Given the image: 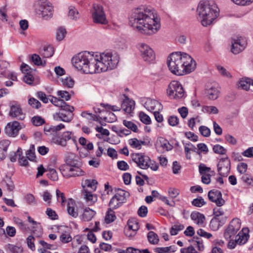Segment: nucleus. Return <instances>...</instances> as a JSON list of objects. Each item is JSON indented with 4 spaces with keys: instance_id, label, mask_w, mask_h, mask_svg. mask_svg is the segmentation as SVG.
Masks as SVG:
<instances>
[{
    "instance_id": "1",
    "label": "nucleus",
    "mask_w": 253,
    "mask_h": 253,
    "mask_svg": "<svg viewBox=\"0 0 253 253\" xmlns=\"http://www.w3.org/2000/svg\"><path fill=\"white\" fill-rule=\"evenodd\" d=\"M129 24L140 33L152 35L160 29V19L156 17L153 11L148 8L134 9L129 18Z\"/></svg>"
},
{
    "instance_id": "2",
    "label": "nucleus",
    "mask_w": 253,
    "mask_h": 253,
    "mask_svg": "<svg viewBox=\"0 0 253 253\" xmlns=\"http://www.w3.org/2000/svg\"><path fill=\"white\" fill-rule=\"evenodd\" d=\"M167 64L170 72L178 76L189 74L196 67V61L186 53H172L168 58Z\"/></svg>"
},
{
    "instance_id": "3",
    "label": "nucleus",
    "mask_w": 253,
    "mask_h": 253,
    "mask_svg": "<svg viewBox=\"0 0 253 253\" xmlns=\"http://www.w3.org/2000/svg\"><path fill=\"white\" fill-rule=\"evenodd\" d=\"M96 60L95 54L84 51L74 56L72 62L78 70L85 74H94L96 73Z\"/></svg>"
},
{
    "instance_id": "4",
    "label": "nucleus",
    "mask_w": 253,
    "mask_h": 253,
    "mask_svg": "<svg viewBox=\"0 0 253 253\" xmlns=\"http://www.w3.org/2000/svg\"><path fill=\"white\" fill-rule=\"evenodd\" d=\"M197 11L204 26L211 24L218 15L219 10L213 1L200 3Z\"/></svg>"
},
{
    "instance_id": "5",
    "label": "nucleus",
    "mask_w": 253,
    "mask_h": 253,
    "mask_svg": "<svg viewBox=\"0 0 253 253\" xmlns=\"http://www.w3.org/2000/svg\"><path fill=\"white\" fill-rule=\"evenodd\" d=\"M96 60V73L106 72L114 69L119 62V56L116 53L104 52L98 55L95 54Z\"/></svg>"
},
{
    "instance_id": "6",
    "label": "nucleus",
    "mask_w": 253,
    "mask_h": 253,
    "mask_svg": "<svg viewBox=\"0 0 253 253\" xmlns=\"http://www.w3.org/2000/svg\"><path fill=\"white\" fill-rule=\"evenodd\" d=\"M35 12L45 20L51 18L53 14V7L47 0H38L34 4Z\"/></svg>"
},
{
    "instance_id": "7",
    "label": "nucleus",
    "mask_w": 253,
    "mask_h": 253,
    "mask_svg": "<svg viewBox=\"0 0 253 253\" xmlns=\"http://www.w3.org/2000/svg\"><path fill=\"white\" fill-rule=\"evenodd\" d=\"M92 18L93 22L96 24L106 25L108 21L102 5L93 4L92 6Z\"/></svg>"
},
{
    "instance_id": "8",
    "label": "nucleus",
    "mask_w": 253,
    "mask_h": 253,
    "mask_svg": "<svg viewBox=\"0 0 253 253\" xmlns=\"http://www.w3.org/2000/svg\"><path fill=\"white\" fill-rule=\"evenodd\" d=\"M168 96L173 99H178L184 95V91L181 84L176 81H172L167 89Z\"/></svg>"
},
{
    "instance_id": "9",
    "label": "nucleus",
    "mask_w": 253,
    "mask_h": 253,
    "mask_svg": "<svg viewBox=\"0 0 253 253\" xmlns=\"http://www.w3.org/2000/svg\"><path fill=\"white\" fill-rule=\"evenodd\" d=\"M137 48L141 58L145 62L150 63L155 59V54L148 45L144 43H140L137 45Z\"/></svg>"
},
{
    "instance_id": "10",
    "label": "nucleus",
    "mask_w": 253,
    "mask_h": 253,
    "mask_svg": "<svg viewBox=\"0 0 253 253\" xmlns=\"http://www.w3.org/2000/svg\"><path fill=\"white\" fill-rule=\"evenodd\" d=\"M81 165L82 164H80L74 167H66L60 171L62 175L67 178L83 176L85 175V172L81 169Z\"/></svg>"
},
{
    "instance_id": "11",
    "label": "nucleus",
    "mask_w": 253,
    "mask_h": 253,
    "mask_svg": "<svg viewBox=\"0 0 253 253\" xmlns=\"http://www.w3.org/2000/svg\"><path fill=\"white\" fill-rule=\"evenodd\" d=\"M132 161L141 169H147L149 168L148 165L151 162L150 158L142 153H134L131 155Z\"/></svg>"
},
{
    "instance_id": "12",
    "label": "nucleus",
    "mask_w": 253,
    "mask_h": 253,
    "mask_svg": "<svg viewBox=\"0 0 253 253\" xmlns=\"http://www.w3.org/2000/svg\"><path fill=\"white\" fill-rule=\"evenodd\" d=\"M241 228V222L239 218H234L225 229L224 236L227 240L234 236Z\"/></svg>"
},
{
    "instance_id": "13",
    "label": "nucleus",
    "mask_w": 253,
    "mask_h": 253,
    "mask_svg": "<svg viewBox=\"0 0 253 253\" xmlns=\"http://www.w3.org/2000/svg\"><path fill=\"white\" fill-rule=\"evenodd\" d=\"M24 126L23 124H21L17 121L9 122L4 128V132L8 136L14 137L18 135L19 130Z\"/></svg>"
},
{
    "instance_id": "14",
    "label": "nucleus",
    "mask_w": 253,
    "mask_h": 253,
    "mask_svg": "<svg viewBox=\"0 0 253 253\" xmlns=\"http://www.w3.org/2000/svg\"><path fill=\"white\" fill-rule=\"evenodd\" d=\"M230 160L228 157L221 159L217 165L219 174L221 176H227L230 172Z\"/></svg>"
},
{
    "instance_id": "15",
    "label": "nucleus",
    "mask_w": 253,
    "mask_h": 253,
    "mask_svg": "<svg viewBox=\"0 0 253 253\" xmlns=\"http://www.w3.org/2000/svg\"><path fill=\"white\" fill-rule=\"evenodd\" d=\"M247 45L246 41L241 37L232 40L231 52L234 54H237L245 48Z\"/></svg>"
},
{
    "instance_id": "16",
    "label": "nucleus",
    "mask_w": 253,
    "mask_h": 253,
    "mask_svg": "<svg viewBox=\"0 0 253 253\" xmlns=\"http://www.w3.org/2000/svg\"><path fill=\"white\" fill-rule=\"evenodd\" d=\"M208 196L209 200L214 203L217 207H221L225 203V200L222 198V193L219 190H211L209 191Z\"/></svg>"
},
{
    "instance_id": "17",
    "label": "nucleus",
    "mask_w": 253,
    "mask_h": 253,
    "mask_svg": "<svg viewBox=\"0 0 253 253\" xmlns=\"http://www.w3.org/2000/svg\"><path fill=\"white\" fill-rule=\"evenodd\" d=\"M72 139L75 140L74 136L72 135L71 131H65L63 133L61 136H55L52 138V142L62 147H65L67 145V141Z\"/></svg>"
},
{
    "instance_id": "18",
    "label": "nucleus",
    "mask_w": 253,
    "mask_h": 253,
    "mask_svg": "<svg viewBox=\"0 0 253 253\" xmlns=\"http://www.w3.org/2000/svg\"><path fill=\"white\" fill-rule=\"evenodd\" d=\"M9 115L12 118H16L19 120H23L25 115L22 112L19 105H13L11 106Z\"/></svg>"
},
{
    "instance_id": "19",
    "label": "nucleus",
    "mask_w": 253,
    "mask_h": 253,
    "mask_svg": "<svg viewBox=\"0 0 253 253\" xmlns=\"http://www.w3.org/2000/svg\"><path fill=\"white\" fill-rule=\"evenodd\" d=\"M81 163L77 159V157L73 154L68 155L65 160V164L59 167V170L65 169L66 167H71L77 165H80Z\"/></svg>"
},
{
    "instance_id": "20",
    "label": "nucleus",
    "mask_w": 253,
    "mask_h": 253,
    "mask_svg": "<svg viewBox=\"0 0 253 253\" xmlns=\"http://www.w3.org/2000/svg\"><path fill=\"white\" fill-rule=\"evenodd\" d=\"M219 92L220 91L217 86L211 85L207 87L205 93L209 99L215 100L218 97Z\"/></svg>"
},
{
    "instance_id": "21",
    "label": "nucleus",
    "mask_w": 253,
    "mask_h": 253,
    "mask_svg": "<svg viewBox=\"0 0 253 253\" xmlns=\"http://www.w3.org/2000/svg\"><path fill=\"white\" fill-rule=\"evenodd\" d=\"M126 98L122 103L121 108L127 114H130L134 109L135 102L130 100L127 96H125Z\"/></svg>"
},
{
    "instance_id": "22",
    "label": "nucleus",
    "mask_w": 253,
    "mask_h": 253,
    "mask_svg": "<svg viewBox=\"0 0 253 253\" xmlns=\"http://www.w3.org/2000/svg\"><path fill=\"white\" fill-rule=\"evenodd\" d=\"M248 229H243L236 236V242L240 245H244L248 241L250 237Z\"/></svg>"
},
{
    "instance_id": "23",
    "label": "nucleus",
    "mask_w": 253,
    "mask_h": 253,
    "mask_svg": "<svg viewBox=\"0 0 253 253\" xmlns=\"http://www.w3.org/2000/svg\"><path fill=\"white\" fill-rule=\"evenodd\" d=\"M73 114H65L62 112L55 113L53 114V118L57 121H63L69 123L73 119Z\"/></svg>"
},
{
    "instance_id": "24",
    "label": "nucleus",
    "mask_w": 253,
    "mask_h": 253,
    "mask_svg": "<svg viewBox=\"0 0 253 253\" xmlns=\"http://www.w3.org/2000/svg\"><path fill=\"white\" fill-rule=\"evenodd\" d=\"M130 196L128 192L124 190L121 189H118L116 190V193L114 196L117 198V200L120 203H124L126 202L127 198Z\"/></svg>"
},
{
    "instance_id": "25",
    "label": "nucleus",
    "mask_w": 253,
    "mask_h": 253,
    "mask_svg": "<svg viewBox=\"0 0 253 253\" xmlns=\"http://www.w3.org/2000/svg\"><path fill=\"white\" fill-rule=\"evenodd\" d=\"M97 181L96 180L92 179H86L84 182L82 183V187L83 190H84L94 191L96 189V185Z\"/></svg>"
},
{
    "instance_id": "26",
    "label": "nucleus",
    "mask_w": 253,
    "mask_h": 253,
    "mask_svg": "<svg viewBox=\"0 0 253 253\" xmlns=\"http://www.w3.org/2000/svg\"><path fill=\"white\" fill-rule=\"evenodd\" d=\"M10 141L8 140H2L0 141V159L2 160L6 158L7 151Z\"/></svg>"
},
{
    "instance_id": "27",
    "label": "nucleus",
    "mask_w": 253,
    "mask_h": 253,
    "mask_svg": "<svg viewBox=\"0 0 253 253\" xmlns=\"http://www.w3.org/2000/svg\"><path fill=\"white\" fill-rule=\"evenodd\" d=\"M76 206L75 201L72 199H69L68 201L67 211L70 215L74 218H76L78 215V211L75 209Z\"/></svg>"
},
{
    "instance_id": "28",
    "label": "nucleus",
    "mask_w": 253,
    "mask_h": 253,
    "mask_svg": "<svg viewBox=\"0 0 253 253\" xmlns=\"http://www.w3.org/2000/svg\"><path fill=\"white\" fill-rule=\"evenodd\" d=\"M144 106L148 110L154 112L156 107L157 106L161 107V104L156 100L147 99L146 102L144 103ZM160 108H159L158 110H160Z\"/></svg>"
},
{
    "instance_id": "29",
    "label": "nucleus",
    "mask_w": 253,
    "mask_h": 253,
    "mask_svg": "<svg viewBox=\"0 0 253 253\" xmlns=\"http://www.w3.org/2000/svg\"><path fill=\"white\" fill-rule=\"evenodd\" d=\"M95 211L89 208H86L82 215L81 219L84 221H88L91 220L93 216L95 215Z\"/></svg>"
},
{
    "instance_id": "30",
    "label": "nucleus",
    "mask_w": 253,
    "mask_h": 253,
    "mask_svg": "<svg viewBox=\"0 0 253 253\" xmlns=\"http://www.w3.org/2000/svg\"><path fill=\"white\" fill-rule=\"evenodd\" d=\"M191 218L199 225L202 224L205 219L204 215L197 211L192 212L191 214Z\"/></svg>"
},
{
    "instance_id": "31",
    "label": "nucleus",
    "mask_w": 253,
    "mask_h": 253,
    "mask_svg": "<svg viewBox=\"0 0 253 253\" xmlns=\"http://www.w3.org/2000/svg\"><path fill=\"white\" fill-rule=\"evenodd\" d=\"M92 192L93 191H89L86 190L83 191L84 199L90 204H92L97 201V197L95 195L92 194Z\"/></svg>"
},
{
    "instance_id": "32",
    "label": "nucleus",
    "mask_w": 253,
    "mask_h": 253,
    "mask_svg": "<svg viewBox=\"0 0 253 253\" xmlns=\"http://www.w3.org/2000/svg\"><path fill=\"white\" fill-rule=\"evenodd\" d=\"M176 249L175 246H170L167 247H157L154 249V251L156 253H174Z\"/></svg>"
},
{
    "instance_id": "33",
    "label": "nucleus",
    "mask_w": 253,
    "mask_h": 253,
    "mask_svg": "<svg viewBox=\"0 0 253 253\" xmlns=\"http://www.w3.org/2000/svg\"><path fill=\"white\" fill-rule=\"evenodd\" d=\"M116 216L115 212L111 208H109L105 216V222L106 223H110L115 220Z\"/></svg>"
},
{
    "instance_id": "34",
    "label": "nucleus",
    "mask_w": 253,
    "mask_h": 253,
    "mask_svg": "<svg viewBox=\"0 0 253 253\" xmlns=\"http://www.w3.org/2000/svg\"><path fill=\"white\" fill-rule=\"evenodd\" d=\"M147 238L149 243L152 245H156L159 241L158 235L153 231L148 232L147 234Z\"/></svg>"
},
{
    "instance_id": "35",
    "label": "nucleus",
    "mask_w": 253,
    "mask_h": 253,
    "mask_svg": "<svg viewBox=\"0 0 253 253\" xmlns=\"http://www.w3.org/2000/svg\"><path fill=\"white\" fill-rule=\"evenodd\" d=\"M157 144L166 151H169L172 149L171 146L169 144L167 140L160 138L157 142Z\"/></svg>"
},
{
    "instance_id": "36",
    "label": "nucleus",
    "mask_w": 253,
    "mask_h": 253,
    "mask_svg": "<svg viewBox=\"0 0 253 253\" xmlns=\"http://www.w3.org/2000/svg\"><path fill=\"white\" fill-rule=\"evenodd\" d=\"M54 51L53 47L51 45H48L44 47L42 55L43 58H49L53 55Z\"/></svg>"
},
{
    "instance_id": "37",
    "label": "nucleus",
    "mask_w": 253,
    "mask_h": 253,
    "mask_svg": "<svg viewBox=\"0 0 253 253\" xmlns=\"http://www.w3.org/2000/svg\"><path fill=\"white\" fill-rule=\"evenodd\" d=\"M17 153L19 156V163L20 166L26 167L28 165V161L26 157L22 156V150L19 148L17 150Z\"/></svg>"
},
{
    "instance_id": "38",
    "label": "nucleus",
    "mask_w": 253,
    "mask_h": 253,
    "mask_svg": "<svg viewBox=\"0 0 253 253\" xmlns=\"http://www.w3.org/2000/svg\"><path fill=\"white\" fill-rule=\"evenodd\" d=\"M69 9L68 16L70 19L77 20L79 18V12L74 7L71 6Z\"/></svg>"
},
{
    "instance_id": "39",
    "label": "nucleus",
    "mask_w": 253,
    "mask_h": 253,
    "mask_svg": "<svg viewBox=\"0 0 253 253\" xmlns=\"http://www.w3.org/2000/svg\"><path fill=\"white\" fill-rule=\"evenodd\" d=\"M127 228L135 232H136L139 228L138 222L134 219H129L127 221Z\"/></svg>"
},
{
    "instance_id": "40",
    "label": "nucleus",
    "mask_w": 253,
    "mask_h": 253,
    "mask_svg": "<svg viewBox=\"0 0 253 253\" xmlns=\"http://www.w3.org/2000/svg\"><path fill=\"white\" fill-rule=\"evenodd\" d=\"M6 249L11 253H22L23 249L14 245L8 244L6 246Z\"/></svg>"
},
{
    "instance_id": "41",
    "label": "nucleus",
    "mask_w": 253,
    "mask_h": 253,
    "mask_svg": "<svg viewBox=\"0 0 253 253\" xmlns=\"http://www.w3.org/2000/svg\"><path fill=\"white\" fill-rule=\"evenodd\" d=\"M63 86L68 88H72L74 85V81L70 77H66L61 79Z\"/></svg>"
},
{
    "instance_id": "42",
    "label": "nucleus",
    "mask_w": 253,
    "mask_h": 253,
    "mask_svg": "<svg viewBox=\"0 0 253 253\" xmlns=\"http://www.w3.org/2000/svg\"><path fill=\"white\" fill-rule=\"evenodd\" d=\"M184 228L183 225L178 223L173 225L170 230L171 235L174 236L177 234L178 232Z\"/></svg>"
},
{
    "instance_id": "43",
    "label": "nucleus",
    "mask_w": 253,
    "mask_h": 253,
    "mask_svg": "<svg viewBox=\"0 0 253 253\" xmlns=\"http://www.w3.org/2000/svg\"><path fill=\"white\" fill-rule=\"evenodd\" d=\"M27 158L31 161H35L36 159L35 153V146L34 145H31L30 149L26 153Z\"/></svg>"
},
{
    "instance_id": "44",
    "label": "nucleus",
    "mask_w": 253,
    "mask_h": 253,
    "mask_svg": "<svg viewBox=\"0 0 253 253\" xmlns=\"http://www.w3.org/2000/svg\"><path fill=\"white\" fill-rule=\"evenodd\" d=\"M139 117L141 122L145 125H150L151 123L149 116L143 112L139 113Z\"/></svg>"
},
{
    "instance_id": "45",
    "label": "nucleus",
    "mask_w": 253,
    "mask_h": 253,
    "mask_svg": "<svg viewBox=\"0 0 253 253\" xmlns=\"http://www.w3.org/2000/svg\"><path fill=\"white\" fill-rule=\"evenodd\" d=\"M32 124L35 126H40L45 123L44 120L40 116H34L31 119Z\"/></svg>"
},
{
    "instance_id": "46",
    "label": "nucleus",
    "mask_w": 253,
    "mask_h": 253,
    "mask_svg": "<svg viewBox=\"0 0 253 253\" xmlns=\"http://www.w3.org/2000/svg\"><path fill=\"white\" fill-rule=\"evenodd\" d=\"M66 34V30L63 27H59L56 33V39L59 41H62Z\"/></svg>"
},
{
    "instance_id": "47",
    "label": "nucleus",
    "mask_w": 253,
    "mask_h": 253,
    "mask_svg": "<svg viewBox=\"0 0 253 253\" xmlns=\"http://www.w3.org/2000/svg\"><path fill=\"white\" fill-rule=\"evenodd\" d=\"M60 240L62 243H68L72 241V237L69 232L65 231L60 235Z\"/></svg>"
},
{
    "instance_id": "48",
    "label": "nucleus",
    "mask_w": 253,
    "mask_h": 253,
    "mask_svg": "<svg viewBox=\"0 0 253 253\" xmlns=\"http://www.w3.org/2000/svg\"><path fill=\"white\" fill-rule=\"evenodd\" d=\"M124 125L128 128V129L131 130L132 131L136 132L138 131V127L137 126L132 123L131 121H128L126 120H124L123 121Z\"/></svg>"
},
{
    "instance_id": "49",
    "label": "nucleus",
    "mask_w": 253,
    "mask_h": 253,
    "mask_svg": "<svg viewBox=\"0 0 253 253\" xmlns=\"http://www.w3.org/2000/svg\"><path fill=\"white\" fill-rule=\"evenodd\" d=\"M122 205V203H120L115 196H113L109 202V206L112 209H116Z\"/></svg>"
},
{
    "instance_id": "50",
    "label": "nucleus",
    "mask_w": 253,
    "mask_h": 253,
    "mask_svg": "<svg viewBox=\"0 0 253 253\" xmlns=\"http://www.w3.org/2000/svg\"><path fill=\"white\" fill-rule=\"evenodd\" d=\"M251 84V80L250 79H247L245 80L240 81L239 83V85L242 89L246 90H248L250 89Z\"/></svg>"
},
{
    "instance_id": "51",
    "label": "nucleus",
    "mask_w": 253,
    "mask_h": 253,
    "mask_svg": "<svg viewBox=\"0 0 253 253\" xmlns=\"http://www.w3.org/2000/svg\"><path fill=\"white\" fill-rule=\"evenodd\" d=\"M220 226L219 219L217 217H213L211 221L210 224V228L213 231H216Z\"/></svg>"
},
{
    "instance_id": "52",
    "label": "nucleus",
    "mask_w": 253,
    "mask_h": 253,
    "mask_svg": "<svg viewBox=\"0 0 253 253\" xmlns=\"http://www.w3.org/2000/svg\"><path fill=\"white\" fill-rule=\"evenodd\" d=\"M206 202L204 201V199L200 196L197 198L194 199L192 201V204L197 207H201L203 206L206 205Z\"/></svg>"
},
{
    "instance_id": "53",
    "label": "nucleus",
    "mask_w": 253,
    "mask_h": 253,
    "mask_svg": "<svg viewBox=\"0 0 253 253\" xmlns=\"http://www.w3.org/2000/svg\"><path fill=\"white\" fill-rule=\"evenodd\" d=\"M47 170L49 172L47 173L48 177L53 181H56L58 179V174L56 170L54 169L49 168Z\"/></svg>"
},
{
    "instance_id": "54",
    "label": "nucleus",
    "mask_w": 253,
    "mask_h": 253,
    "mask_svg": "<svg viewBox=\"0 0 253 253\" xmlns=\"http://www.w3.org/2000/svg\"><path fill=\"white\" fill-rule=\"evenodd\" d=\"M199 129L201 135L204 137H209L211 134L210 129L206 126H202Z\"/></svg>"
},
{
    "instance_id": "55",
    "label": "nucleus",
    "mask_w": 253,
    "mask_h": 253,
    "mask_svg": "<svg viewBox=\"0 0 253 253\" xmlns=\"http://www.w3.org/2000/svg\"><path fill=\"white\" fill-rule=\"evenodd\" d=\"M212 149L215 153L221 155L225 154L226 151V149L223 146L219 144L214 145Z\"/></svg>"
},
{
    "instance_id": "56",
    "label": "nucleus",
    "mask_w": 253,
    "mask_h": 253,
    "mask_svg": "<svg viewBox=\"0 0 253 253\" xmlns=\"http://www.w3.org/2000/svg\"><path fill=\"white\" fill-rule=\"evenodd\" d=\"M50 97H51V98L49 99L51 103L55 106L61 108L62 105L64 101L62 99H59L53 96H50Z\"/></svg>"
},
{
    "instance_id": "57",
    "label": "nucleus",
    "mask_w": 253,
    "mask_h": 253,
    "mask_svg": "<svg viewBox=\"0 0 253 253\" xmlns=\"http://www.w3.org/2000/svg\"><path fill=\"white\" fill-rule=\"evenodd\" d=\"M42 197L43 201L46 202L47 205L50 206L52 199V195L48 191H45L43 192Z\"/></svg>"
},
{
    "instance_id": "58",
    "label": "nucleus",
    "mask_w": 253,
    "mask_h": 253,
    "mask_svg": "<svg viewBox=\"0 0 253 253\" xmlns=\"http://www.w3.org/2000/svg\"><path fill=\"white\" fill-rule=\"evenodd\" d=\"M27 203L29 205H36L37 201L33 194H28L25 197Z\"/></svg>"
},
{
    "instance_id": "59",
    "label": "nucleus",
    "mask_w": 253,
    "mask_h": 253,
    "mask_svg": "<svg viewBox=\"0 0 253 253\" xmlns=\"http://www.w3.org/2000/svg\"><path fill=\"white\" fill-rule=\"evenodd\" d=\"M29 104L33 108L36 109L39 108L41 106V103L38 100L34 98H31L29 99Z\"/></svg>"
},
{
    "instance_id": "60",
    "label": "nucleus",
    "mask_w": 253,
    "mask_h": 253,
    "mask_svg": "<svg viewBox=\"0 0 253 253\" xmlns=\"http://www.w3.org/2000/svg\"><path fill=\"white\" fill-rule=\"evenodd\" d=\"M117 167L118 168L121 170H126L129 169V166L124 161H120L117 162Z\"/></svg>"
},
{
    "instance_id": "61",
    "label": "nucleus",
    "mask_w": 253,
    "mask_h": 253,
    "mask_svg": "<svg viewBox=\"0 0 253 253\" xmlns=\"http://www.w3.org/2000/svg\"><path fill=\"white\" fill-rule=\"evenodd\" d=\"M57 95L60 96L61 98L65 99V100L68 101L71 98V95L68 91L59 90L57 92Z\"/></svg>"
},
{
    "instance_id": "62",
    "label": "nucleus",
    "mask_w": 253,
    "mask_h": 253,
    "mask_svg": "<svg viewBox=\"0 0 253 253\" xmlns=\"http://www.w3.org/2000/svg\"><path fill=\"white\" fill-rule=\"evenodd\" d=\"M129 144L133 148L140 149L139 140L137 138H131L129 140Z\"/></svg>"
},
{
    "instance_id": "63",
    "label": "nucleus",
    "mask_w": 253,
    "mask_h": 253,
    "mask_svg": "<svg viewBox=\"0 0 253 253\" xmlns=\"http://www.w3.org/2000/svg\"><path fill=\"white\" fill-rule=\"evenodd\" d=\"M147 208L145 206H141L137 211L138 215L142 217H145L147 215Z\"/></svg>"
},
{
    "instance_id": "64",
    "label": "nucleus",
    "mask_w": 253,
    "mask_h": 253,
    "mask_svg": "<svg viewBox=\"0 0 253 253\" xmlns=\"http://www.w3.org/2000/svg\"><path fill=\"white\" fill-rule=\"evenodd\" d=\"M168 122L170 126H174L178 124L179 119L176 116H171L168 119Z\"/></svg>"
}]
</instances>
